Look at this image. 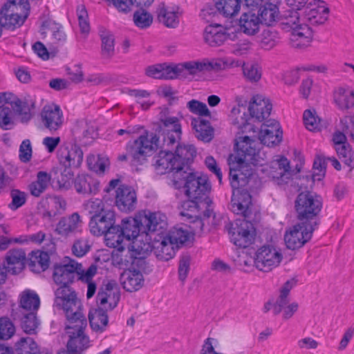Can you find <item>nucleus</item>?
Here are the masks:
<instances>
[{"mask_svg": "<svg viewBox=\"0 0 354 354\" xmlns=\"http://www.w3.org/2000/svg\"><path fill=\"white\" fill-rule=\"evenodd\" d=\"M107 160L100 156L89 155L86 162L89 169L96 173H104L106 166Z\"/></svg>", "mask_w": 354, "mask_h": 354, "instance_id": "nucleus-52", "label": "nucleus"}, {"mask_svg": "<svg viewBox=\"0 0 354 354\" xmlns=\"http://www.w3.org/2000/svg\"><path fill=\"white\" fill-rule=\"evenodd\" d=\"M326 168V162L324 156L321 155L316 156L313 162V178L320 180L325 175Z\"/></svg>", "mask_w": 354, "mask_h": 354, "instance_id": "nucleus-59", "label": "nucleus"}, {"mask_svg": "<svg viewBox=\"0 0 354 354\" xmlns=\"http://www.w3.org/2000/svg\"><path fill=\"white\" fill-rule=\"evenodd\" d=\"M55 295V304L65 313L68 322L66 328H74L75 325H87L82 313V304L73 290L66 288L57 289Z\"/></svg>", "mask_w": 354, "mask_h": 354, "instance_id": "nucleus-3", "label": "nucleus"}, {"mask_svg": "<svg viewBox=\"0 0 354 354\" xmlns=\"http://www.w3.org/2000/svg\"><path fill=\"white\" fill-rule=\"evenodd\" d=\"M46 234L39 231L35 234L30 235H22L18 238H15L14 241L17 243L24 244L29 242L40 244L44 240Z\"/></svg>", "mask_w": 354, "mask_h": 354, "instance_id": "nucleus-60", "label": "nucleus"}, {"mask_svg": "<svg viewBox=\"0 0 354 354\" xmlns=\"http://www.w3.org/2000/svg\"><path fill=\"white\" fill-rule=\"evenodd\" d=\"M191 124L195 130V136L198 140L205 142L212 140L214 129L209 121L201 118H194Z\"/></svg>", "mask_w": 354, "mask_h": 354, "instance_id": "nucleus-38", "label": "nucleus"}, {"mask_svg": "<svg viewBox=\"0 0 354 354\" xmlns=\"http://www.w3.org/2000/svg\"><path fill=\"white\" fill-rule=\"evenodd\" d=\"M106 309L100 307L93 312H90L88 319L91 327L95 331L103 332L109 322V317Z\"/></svg>", "mask_w": 354, "mask_h": 354, "instance_id": "nucleus-41", "label": "nucleus"}, {"mask_svg": "<svg viewBox=\"0 0 354 354\" xmlns=\"http://www.w3.org/2000/svg\"><path fill=\"white\" fill-rule=\"evenodd\" d=\"M40 118L44 127L51 132L60 129L64 121L62 111L55 104L44 106L40 113Z\"/></svg>", "mask_w": 354, "mask_h": 354, "instance_id": "nucleus-22", "label": "nucleus"}, {"mask_svg": "<svg viewBox=\"0 0 354 354\" xmlns=\"http://www.w3.org/2000/svg\"><path fill=\"white\" fill-rule=\"evenodd\" d=\"M158 140L152 132H146L133 142H128L126 146L127 153L118 155V160H129L132 166L142 165L147 162V158L158 149Z\"/></svg>", "mask_w": 354, "mask_h": 354, "instance_id": "nucleus-2", "label": "nucleus"}, {"mask_svg": "<svg viewBox=\"0 0 354 354\" xmlns=\"http://www.w3.org/2000/svg\"><path fill=\"white\" fill-rule=\"evenodd\" d=\"M100 39L102 56L106 59L112 57L115 53L113 35L110 32L103 30L100 31Z\"/></svg>", "mask_w": 354, "mask_h": 354, "instance_id": "nucleus-44", "label": "nucleus"}, {"mask_svg": "<svg viewBox=\"0 0 354 354\" xmlns=\"http://www.w3.org/2000/svg\"><path fill=\"white\" fill-rule=\"evenodd\" d=\"M242 69L245 78L249 82H257L261 77V71L257 65L243 64Z\"/></svg>", "mask_w": 354, "mask_h": 354, "instance_id": "nucleus-55", "label": "nucleus"}, {"mask_svg": "<svg viewBox=\"0 0 354 354\" xmlns=\"http://www.w3.org/2000/svg\"><path fill=\"white\" fill-rule=\"evenodd\" d=\"M77 13L82 33L88 34L90 31V25L87 21L88 14L85 7L84 6H78Z\"/></svg>", "mask_w": 354, "mask_h": 354, "instance_id": "nucleus-62", "label": "nucleus"}, {"mask_svg": "<svg viewBox=\"0 0 354 354\" xmlns=\"http://www.w3.org/2000/svg\"><path fill=\"white\" fill-rule=\"evenodd\" d=\"M282 259L281 254L270 246H262L256 252L254 265L263 272H269L278 266Z\"/></svg>", "mask_w": 354, "mask_h": 354, "instance_id": "nucleus-15", "label": "nucleus"}, {"mask_svg": "<svg viewBox=\"0 0 354 354\" xmlns=\"http://www.w3.org/2000/svg\"><path fill=\"white\" fill-rule=\"evenodd\" d=\"M143 223V232L147 236L150 233V240L154 236L163 235V230L167 226V217L164 214L160 212L149 213L148 215L141 216Z\"/></svg>", "mask_w": 354, "mask_h": 354, "instance_id": "nucleus-17", "label": "nucleus"}, {"mask_svg": "<svg viewBox=\"0 0 354 354\" xmlns=\"http://www.w3.org/2000/svg\"><path fill=\"white\" fill-rule=\"evenodd\" d=\"M90 246L85 240H76L72 247L73 254L77 257H82L85 255L89 250Z\"/></svg>", "mask_w": 354, "mask_h": 354, "instance_id": "nucleus-64", "label": "nucleus"}, {"mask_svg": "<svg viewBox=\"0 0 354 354\" xmlns=\"http://www.w3.org/2000/svg\"><path fill=\"white\" fill-rule=\"evenodd\" d=\"M217 11L225 17L237 15L241 9L242 0H214Z\"/></svg>", "mask_w": 354, "mask_h": 354, "instance_id": "nucleus-42", "label": "nucleus"}, {"mask_svg": "<svg viewBox=\"0 0 354 354\" xmlns=\"http://www.w3.org/2000/svg\"><path fill=\"white\" fill-rule=\"evenodd\" d=\"M120 299V292L117 282L114 280L104 283L98 291L97 303L106 310L115 308Z\"/></svg>", "mask_w": 354, "mask_h": 354, "instance_id": "nucleus-16", "label": "nucleus"}, {"mask_svg": "<svg viewBox=\"0 0 354 354\" xmlns=\"http://www.w3.org/2000/svg\"><path fill=\"white\" fill-rule=\"evenodd\" d=\"M257 16L261 24L268 26H273L279 18V8L274 3L266 2L259 8Z\"/></svg>", "mask_w": 354, "mask_h": 354, "instance_id": "nucleus-35", "label": "nucleus"}, {"mask_svg": "<svg viewBox=\"0 0 354 354\" xmlns=\"http://www.w3.org/2000/svg\"><path fill=\"white\" fill-rule=\"evenodd\" d=\"M334 102L340 110H348L354 106V91L349 87H339L334 91Z\"/></svg>", "mask_w": 354, "mask_h": 354, "instance_id": "nucleus-34", "label": "nucleus"}, {"mask_svg": "<svg viewBox=\"0 0 354 354\" xmlns=\"http://www.w3.org/2000/svg\"><path fill=\"white\" fill-rule=\"evenodd\" d=\"M319 225L318 222L312 223L302 222L294 225L289 232H286L284 241L288 248L296 250L302 247L305 243L309 241L312 234Z\"/></svg>", "mask_w": 354, "mask_h": 354, "instance_id": "nucleus-12", "label": "nucleus"}, {"mask_svg": "<svg viewBox=\"0 0 354 354\" xmlns=\"http://www.w3.org/2000/svg\"><path fill=\"white\" fill-rule=\"evenodd\" d=\"M19 344L21 352L19 354H40L37 344L31 338H21Z\"/></svg>", "mask_w": 354, "mask_h": 354, "instance_id": "nucleus-61", "label": "nucleus"}, {"mask_svg": "<svg viewBox=\"0 0 354 354\" xmlns=\"http://www.w3.org/2000/svg\"><path fill=\"white\" fill-rule=\"evenodd\" d=\"M313 32L308 26H297L293 28L290 35V43L292 47L301 48L308 46L312 41Z\"/></svg>", "mask_w": 354, "mask_h": 354, "instance_id": "nucleus-30", "label": "nucleus"}, {"mask_svg": "<svg viewBox=\"0 0 354 354\" xmlns=\"http://www.w3.org/2000/svg\"><path fill=\"white\" fill-rule=\"evenodd\" d=\"M280 41L279 32L272 28L263 30L261 33V46L265 50H270Z\"/></svg>", "mask_w": 354, "mask_h": 354, "instance_id": "nucleus-47", "label": "nucleus"}, {"mask_svg": "<svg viewBox=\"0 0 354 354\" xmlns=\"http://www.w3.org/2000/svg\"><path fill=\"white\" fill-rule=\"evenodd\" d=\"M158 18L160 22L168 28H174L179 24L178 13L166 8H162L159 10Z\"/></svg>", "mask_w": 354, "mask_h": 354, "instance_id": "nucleus-46", "label": "nucleus"}, {"mask_svg": "<svg viewBox=\"0 0 354 354\" xmlns=\"http://www.w3.org/2000/svg\"><path fill=\"white\" fill-rule=\"evenodd\" d=\"M13 113L8 106H0V127L3 130H10L14 127Z\"/></svg>", "mask_w": 354, "mask_h": 354, "instance_id": "nucleus-50", "label": "nucleus"}, {"mask_svg": "<svg viewBox=\"0 0 354 354\" xmlns=\"http://www.w3.org/2000/svg\"><path fill=\"white\" fill-rule=\"evenodd\" d=\"M160 122L161 126L158 132L159 135L157 136L156 133L155 135L158 139L162 138L163 147H166L168 150L172 149L181 138L182 129L179 120L176 117H166L161 115ZM153 133L154 134V133ZM158 141V148L160 145V140Z\"/></svg>", "mask_w": 354, "mask_h": 354, "instance_id": "nucleus-11", "label": "nucleus"}, {"mask_svg": "<svg viewBox=\"0 0 354 354\" xmlns=\"http://www.w3.org/2000/svg\"><path fill=\"white\" fill-rule=\"evenodd\" d=\"M235 146L237 155L229 158V176L233 189L231 205L235 214L241 213L247 217L252 205V196L243 187L249 185L255 177L252 165H263V159L255 147V142L249 136L236 138Z\"/></svg>", "mask_w": 354, "mask_h": 354, "instance_id": "nucleus-1", "label": "nucleus"}, {"mask_svg": "<svg viewBox=\"0 0 354 354\" xmlns=\"http://www.w3.org/2000/svg\"><path fill=\"white\" fill-rule=\"evenodd\" d=\"M57 158L59 164L65 168L66 173L62 180H58L59 189H68L69 179L73 176L72 169H77L80 167L83 160V151L76 145H62L57 151Z\"/></svg>", "mask_w": 354, "mask_h": 354, "instance_id": "nucleus-6", "label": "nucleus"}, {"mask_svg": "<svg viewBox=\"0 0 354 354\" xmlns=\"http://www.w3.org/2000/svg\"><path fill=\"white\" fill-rule=\"evenodd\" d=\"M180 79L188 78L189 75H194L201 72L209 71L213 68V64L209 62L191 61L178 64Z\"/></svg>", "mask_w": 354, "mask_h": 354, "instance_id": "nucleus-32", "label": "nucleus"}, {"mask_svg": "<svg viewBox=\"0 0 354 354\" xmlns=\"http://www.w3.org/2000/svg\"><path fill=\"white\" fill-rule=\"evenodd\" d=\"M329 9L324 5V2L314 7H306L304 18L313 25L324 24L328 17Z\"/></svg>", "mask_w": 354, "mask_h": 354, "instance_id": "nucleus-33", "label": "nucleus"}, {"mask_svg": "<svg viewBox=\"0 0 354 354\" xmlns=\"http://www.w3.org/2000/svg\"><path fill=\"white\" fill-rule=\"evenodd\" d=\"M26 260V253L22 249H13L7 252L4 265L8 272L17 274L24 268Z\"/></svg>", "mask_w": 354, "mask_h": 354, "instance_id": "nucleus-28", "label": "nucleus"}, {"mask_svg": "<svg viewBox=\"0 0 354 354\" xmlns=\"http://www.w3.org/2000/svg\"><path fill=\"white\" fill-rule=\"evenodd\" d=\"M152 243H144L142 245H138L134 242L131 248L133 250H136L138 255L144 254L148 251L153 252L158 259L162 261H168L173 258L176 254V250L178 249L176 245L163 235L154 236L152 239Z\"/></svg>", "mask_w": 354, "mask_h": 354, "instance_id": "nucleus-10", "label": "nucleus"}, {"mask_svg": "<svg viewBox=\"0 0 354 354\" xmlns=\"http://www.w3.org/2000/svg\"><path fill=\"white\" fill-rule=\"evenodd\" d=\"M187 107L190 112L200 116L209 117L211 115L207 105L196 100L189 101L187 104Z\"/></svg>", "mask_w": 354, "mask_h": 354, "instance_id": "nucleus-56", "label": "nucleus"}, {"mask_svg": "<svg viewBox=\"0 0 354 354\" xmlns=\"http://www.w3.org/2000/svg\"><path fill=\"white\" fill-rule=\"evenodd\" d=\"M84 207L91 216L98 215L109 208H106L101 199L95 198L88 201L84 203Z\"/></svg>", "mask_w": 354, "mask_h": 354, "instance_id": "nucleus-58", "label": "nucleus"}, {"mask_svg": "<svg viewBox=\"0 0 354 354\" xmlns=\"http://www.w3.org/2000/svg\"><path fill=\"white\" fill-rule=\"evenodd\" d=\"M9 104L14 109L17 115L20 117L21 122L27 123L29 122L32 114L31 109H34V103L30 104L27 101H22L18 97L11 93H0V103Z\"/></svg>", "mask_w": 354, "mask_h": 354, "instance_id": "nucleus-19", "label": "nucleus"}, {"mask_svg": "<svg viewBox=\"0 0 354 354\" xmlns=\"http://www.w3.org/2000/svg\"><path fill=\"white\" fill-rule=\"evenodd\" d=\"M37 326L38 322L35 312H29L21 319V328L26 333H33Z\"/></svg>", "mask_w": 354, "mask_h": 354, "instance_id": "nucleus-54", "label": "nucleus"}, {"mask_svg": "<svg viewBox=\"0 0 354 354\" xmlns=\"http://www.w3.org/2000/svg\"><path fill=\"white\" fill-rule=\"evenodd\" d=\"M272 108L269 99L261 95H257L252 97L248 110L252 118H255L259 122H265L270 116Z\"/></svg>", "mask_w": 354, "mask_h": 354, "instance_id": "nucleus-25", "label": "nucleus"}, {"mask_svg": "<svg viewBox=\"0 0 354 354\" xmlns=\"http://www.w3.org/2000/svg\"><path fill=\"white\" fill-rule=\"evenodd\" d=\"M80 266V263L71 259L67 263L56 264L54 266L53 277L54 281L57 284L60 285L57 289H64V288L71 289L69 285L78 276Z\"/></svg>", "mask_w": 354, "mask_h": 354, "instance_id": "nucleus-14", "label": "nucleus"}, {"mask_svg": "<svg viewBox=\"0 0 354 354\" xmlns=\"http://www.w3.org/2000/svg\"><path fill=\"white\" fill-rule=\"evenodd\" d=\"M11 203L8 205V207L11 210H17L22 207L27 200V194L19 189H13L10 191Z\"/></svg>", "mask_w": 354, "mask_h": 354, "instance_id": "nucleus-53", "label": "nucleus"}, {"mask_svg": "<svg viewBox=\"0 0 354 354\" xmlns=\"http://www.w3.org/2000/svg\"><path fill=\"white\" fill-rule=\"evenodd\" d=\"M115 212L109 208L104 212L91 216L89 221V228L94 236H102L107 232L115 223Z\"/></svg>", "mask_w": 354, "mask_h": 354, "instance_id": "nucleus-23", "label": "nucleus"}, {"mask_svg": "<svg viewBox=\"0 0 354 354\" xmlns=\"http://www.w3.org/2000/svg\"><path fill=\"white\" fill-rule=\"evenodd\" d=\"M115 203L121 212L128 213L133 211L137 204L136 190L127 185H120L115 191Z\"/></svg>", "mask_w": 354, "mask_h": 354, "instance_id": "nucleus-18", "label": "nucleus"}, {"mask_svg": "<svg viewBox=\"0 0 354 354\" xmlns=\"http://www.w3.org/2000/svg\"><path fill=\"white\" fill-rule=\"evenodd\" d=\"M323 201L321 196L311 192L299 193L295 202L297 218L302 222H318L317 216L321 212Z\"/></svg>", "mask_w": 354, "mask_h": 354, "instance_id": "nucleus-5", "label": "nucleus"}, {"mask_svg": "<svg viewBox=\"0 0 354 354\" xmlns=\"http://www.w3.org/2000/svg\"><path fill=\"white\" fill-rule=\"evenodd\" d=\"M243 216V219H236L234 223H230L226 227L231 241L236 246L240 248H248L252 245L255 239V230L252 223L247 220L251 214V209L248 216H245L243 214L239 213Z\"/></svg>", "mask_w": 354, "mask_h": 354, "instance_id": "nucleus-8", "label": "nucleus"}, {"mask_svg": "<svg viewBox=\"0 0 354 354\" xmlns=\"http://www.w3.org/2000/svg\"><path fill=\"white\" fill-rule=\"evenodd\" d=\"M135 25L142 29L149 28L153 22V16L147 11L140 9L136 10L133 17Z\"/></svg>", "mask_w": 354, "mask_h": 354, "instance_id": "nucleus-48", "label": "nucleus"}, {"mask_svg": "<svg viewBox=\"0 0 354 354\" xmlns=\"http://www.w3.org/2000/svg\"><path fill=\"white\" fill-rule=\"evenodd\" d=\"M166 240H169L176 245L178 248L189 239V233L183 227H174L167 233L163 234Z\"/></svg>", "mask_w": 354, "mask_h": 354, "instance_id": "nucleus-45", "label": "nucleus"}, {"mask_svg": "<svg viewBox=\"0 0 354 354\" xmlns=\"http://www.w3.org/2000/svg\"><path fill=\"white\" fill-rule=\"evenodd\" d=\"M86 326L80 324L74 326V328H66V333L69 336L67 343L68 349L81 354L90 346L89 337L84 333Z\"/></svg>", "mask_w": 354, "mask_h": 354, "instance_id": "nucleus-21", "label": "nucleus"}, {"mask_svg": "<svg viewBox=\"0 0 354 354\" xmlns=\"http://www.w3.org/2000/svg\"><path fill=\"white\" fill-rule=\"evenodd\" d=\"M261 142L268 147L279 145L282 140V131L275 120H268L261 125L259 136Z\"/></svg>", "mask_w": 354, "mask_h": 354, "instance_id": "nucleus-20", "label": "nucleus"}, {"mask_svg": "<svg viewBox=\"0 0 354 354\" xmlns=\"http://www.w3.org/2000/svg\"><path fill=\"white\" fill-rule=\"evenodd\" d=\"M51 180V176L46 171L37 172L36 180L28 185L30 194L35 197H39L48 188Z\"/></svg>", "mask_w": 354, "mask_h": 354, "instance_id": "nucleus-39", "label": "nucleus"}, {"mask_svg": "<svg viewBox=\"0 0 354 354\" xmlns=\"http://www.w3.org/2000/svg\"><path fill=\"white\" fill-rule=\"evenodd\" d=\"M50 257L48 252L37 250L32 251L28 259V268L35 273L45 271L49 266Z\"/></svg>", "mask_w": 354, "mask_h": 354, "instance_id": "nucleus-36", "label": "nucleus"}, {"mask_svg": "<svg viewBox=\"0 0 354 354\" xmlns=\"http://www.w3.org/2000/svg\"><path fill=\"white\" fill-rule=\"evenodd\" d=\"M154 167L158 174L172 173L173 182L175 187L178 186L181 176L186 174V171H181L180 165L175 159L174 153L169 151H161L155 157Z\"/></svg>", "mask_w": 354, "mask_h": 354, "instance_id": "nucleus-13", "label": "nucleus"}, {"mask_svg": "<svg viewBox=\"0 0 354 354\" xmlns=\"http://www.w3.org/2000/svg\"><path fill=\"white\" fill-rule=\"evenodd\" d=\"M28 0H9L0 10V27L14 30L21 27L30 14Z\"/></svg>", "mask_w": 354, "mask_h": 354, "instance_id": "nucleus-4", "label": "nucleus"}, {"mask_svg": "<svg viewBox=\"0 0 354 354\" xmlns=\"http://www.w3.org/2000/svg\"><path fill=\"white\" fill-rule=\"evenodd\" d=\"M15 328L8 317L0 318V339H8L15 333Z\"/></svg>", "mask_w": 354, "mask_h": 354, "instance_id": "nucleus-57", "label": "nucleus"}, {"mask_svg": "<svg viewBox=\"0 0 354 354\" xmlns=\"http://www.w3.org/2000/svg\"><path fill=\"white\" fill-rule=\"evenodd\" d=\"M121 284L127 292L139 290L144 285V277L140 271L136 269L125 270L120 277Z\"/></svg>", "mask_w": 354, "mask_h": 354, "instance_id": "nucleus-26", "label": "nucleus"}, {"mask_svg": "<svg viewBox=\"0 0 354 354\" xmlns=\"http://www.w3.org/2000/svg\"><path fill=\"white\" fill-rule=\"evenodd\" d=\"M180 181H185V192L188 198L199 200L207 205L212 203L208 197L211 191V185L207 176H200L197 173H188L186 171V174L181 176L176 187L180 186Z\"/></svg>", "mask_w": 354, "mask_h": 354, "instance_id": "nucleus-7", "label": "nucleus"}, {"mask_svg": "<svg viewBox=\"0 0 354 354\" xmlns=\"http://www.w3.org/2000/svg\"><path fill=\"white\" fill-rule=\"evenodd\" d=\"M103 235H104L106 245L109 247L118 248V250H120L122 252H124V247L122 244L124 240L126 239V237L120 225H113L107 232H105Z\"/></svg>", "mask_w": 354, "mask_h": 354, "instance_id": "nucleus-40", "label": "nucleus"}, {"mask_svg": "<svg viewBox=\"0 0 354 354\" xmlns=\"http://www.w3.org/2000/svg\"><path fill=\"white\" fill-rule=\"evenodd\" d=\"M339 158L346 165L354 167V152L349 144L335 148Z\"/></svg>", "mask_w": 354, "mask_h": 354, "instance_id": "nucleus-49", "label": "nucleus"}, {"mask_svg": "<svg viewBox=\"0 0 354 354\" xmlns=\"http://www.w3.org/2000/svg\"><path fill=\"white\" fill-rule=\"evenodd\" d=\"M228 37L226 29L221 25H209L204 30L205 41L211 46L222 45Z\"/></svg>", "mask_w": 354, "mask_h": 354, "instance_id": "nucleus-31", "label": "nucleus"}, {"mask_svg": "<svg viewBox=\"0 0 354 354\" xmlns=\"http://www.w3.org/2000/svg\"><path fill=\"white\" fill-rule=\"evenodd\" d=\"M174 147H176L175 159L178 160L181 171H187L196 156L195 147L193 145H180L178 142Z\"/></svg>", "mask_w": 354, "mask_h": 354, "instance_id": "nucleus-27", "label": "nucleus"}, {"mask_svg": "<svg viewBox=\"0 0 354 354\" xmlns=\"http://www.w3.org/2000/svg\"><path fill=\"white\" fill-rule=\"evenodd\" d=\"M239 23L240 30L248 35H255L259 31L261 24L259 16L251 11L243 13Z\"/></svg>", "mask_w": 354, "mask_h": 354, "instance_id": "nucleus-37", "label": "nucleus"}, {"mask_svg": "<svg viewBox=\"0 0 354 354\" xmlns=\"http://www.w3.org/2000/svg\"><path fill=\"white\" fill-rule=\"evenodd\" d=\"M304 123L309 131H319L321 120L316 115L315 111L306 110L303 114Z\"/></svg>", "mask_w": 354, "mask_h": 354, "instance_id": "nucleus-51", "label": "nucleus"}, {"mask_svg": "<svg viewBox=\"0 0 354 354\" xmlns=\"http://www.w3.org/2000/svg\"><path fill=\"white\" fill-rule=\"evenodd\" d=\"M180 71L179 65L167 66L162 64V79L173 80L176 78L180 79Z\"/></svg>", "mask_w": 354, "mask_h": 354, "instance_id": "nucleus-63", "label": "nucleus"}, {"mask_svg": "<svg viewBox=\"0 0 354 354\" xmlns=\"http://www.w3.org/2000/svg\"><path fill=\"white\" fill-rule=\"evenodd\" d=\"M141 216H139L124 218L122 221L121 225H120L126 237V240L133 241L127 248V253L129 254L132 259L131 261L132 264L142 265L145 263L143 257H138V253H136V250H133L131 248L134 242H136L138 245H141L140 244L141 240H138V238L145 236V232H143Z\"/></svg>", "mask_w": 354, "mask_h": 354, "instance_id": "nucleus-9", "label": "nucleus"}, {"mask_svg": "<svg viewBox=\"0 0 354 354\" xmlns=\"http://www.w3.org/2000/svg\"><path fill=\"white\" fill-rule=\"evenodd\" d=\"M99 182L92 176L87 174H80L74 180L75 191L84 196L95 194L99 191Z\"/></svg>", "mask_w": 354, "mask_h": 354, "instance_id": "nucleus-29", "label": "nucleus"}, {"mask_svg": "<svg viewBox=\"0 0 354 354\" xmlns=\"http://www.w3.org/2000/svg\"><path fill=\"white\" fill-rule=\"evenodd\" d=\"M82 221L77 212L62 217L56 225L55 233L63 237H68L81 231Z\"/></svg>", "mask_w": 354, "mask_h": 354, "instance_id": "nucleus-24", "label": "nucleus"}, {"mask_svg": "<svg viewBox=\"0 0 354 354\" xmlns=\"http://www.w3.org/2000/svg\"><path fill=\"white\" fill-rule=\"evenodd\" d=\"M40 304L38 295L31 290L24 291L20 299V307L29 312H36Z\"/></svg>", "mask_w": 354, "mask_h": 354, "instance_id": "nucleus-43", "label": "nucleus"}]
</instances>
